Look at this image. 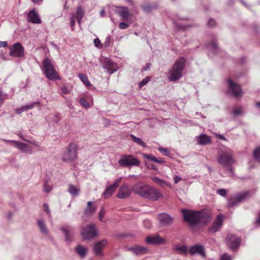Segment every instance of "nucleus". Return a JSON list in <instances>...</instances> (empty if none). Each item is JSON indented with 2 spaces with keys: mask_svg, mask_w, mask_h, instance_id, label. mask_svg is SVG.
Returning <instances> with one entry per match:
<instances>
[{
  "mask_svg": "<svg viewBox=\"0 0 260 260\" xmlns=\"http://www.w3.org/2000/svg\"><path fill=\"white\" fill-rule=\"evenodd\" d=\"M130 137L132 140L137 144L140 145L143 147H146V143L143 142L141 139L138 138L132 134L130 135Z\"/></svg>",
  "mask_w": 260,
  "mask_h": 260,
  "instance_id": "nucleus-36",
  "label": "nucleus"
},
{
  "mask_svg": "<svg viewBox=\"0 0 260 260\" xmlns=\"http://www.w3.org/2000/svg\"><path fill=\"white\" fill-rule=\"evenodd\" d=\"M75 250L77 254L81 257L84 258L85 257L87 252V249L85 247L81 245H78L75 248Z\"/></svg>",
  "mask_w": 260,
  "mask_h": 260,
  "instance_id": "nucleus-27",
  "label": "nucleus"
},
{
  "mask_svg": "<svg viewBox=\"0 0 260 260\" xmlns=\"http://www.w3.org/2000/svg\"><path fill=\"white\" fill-rule=\"evenodd\" d=\"M129 25L125 22H120L119 24V27L121 29H125L128 27Z\"/></svg>",
  "mask_w": 260,
  "mask_h": 260,
  "instance_id": "nucleus-50",
  "label": "nucleus"
},
{
  "mask_svg": "<svg viewBox=\"0 0 260 260\" xmlns=\"http://www.w3.org/2000/svg\"><path fill=\"white\" fill-rule=\"evenodd\" d=\"M233 114L235 116L241 115L242 114V110L240 108H236L233 110Z\"/></svg>",
  "mask_w": 260,
  "mask_h": 260,
  "instance_id": "nucleus-49",
  "label": "nucleus"
},
{
  "mask_svg": "<svg viewBox=\"0 0 260 260\" xmlns=\"http://www.w3.org/2000/svg\"><path fill=\"white\" fill-rule=\"evenodd\" d=\"M207 25L210 27H214L216 25V22L214 19L211 18L208 20Z\"/></svg>",
  "mask_w": 260,
  "mask_h": 260,
  "instance_id": "nucleus-48",
  "label": "nucleus"
},
{
  "mask_svg": "<svg viewBox=\"0 0 260 260\" xmlns=\"http://www.w3.org/2000/svg\"><path fill=\"white\" fill-rule=\"evenodd\" d=\"M225 167V168L224 169V172L227 174V176L230 177H234L235 174L234 169L232 168V166H226Z\"/></svg>",
  "mask_w": 260,
  "mask_h": 260,
  "instance_id": "nucleus-39",
  "label": "nucleus"
},
{
  "mask_svg": "<svg viewBox=\"0 0 260 260\" xmlns=\"http://www.w3.org/2000/svg\"><path fill=\"white\" fill-rule=\"evenodd\" d=\"M107 244V241L106 239L95 242L93 246V250L97 256H101L103 255V249Z\"/></svg>",
  "mask_w": 260,
  "mask_h": 260,
  "instance_id": "nucleus-15",
  "label": "nucleus"
},
{
  "mask_svg": "<svg viewBox=\"0 0 260 260\" xmlns=\"http://www.w3.org/2000/svg\"><path fill=\"white\" fill-rule=\"evenodd\" d=\"M43 71L46 77L49 80L55 81L60 79L52 61L49 58H45L43 61Z\"/></svg>",
  "mask_w": 260,
  "mask_h": 260,
  "instance_id": "nucleus-4",
  "label": "nucleus"
},
{
  "mask_svg": "<svg viewBox=\"0 0 260 260\" xmlns=\"http://www.w3.org/2000/svg\"><path fill=\"white\" fill-rule=\"evenodd\" d=\"M153 182L156 184L159 185L162 187H164L165 186H167L168 184L165 180L160 179V178L155 177L152 178Z\"/></svg>",
  "mask_w": 260,
  "mask_h": 260,
  "instance_id": "nucleus-35",
  "label": "nucleus"
},
{
  "mask_svg": "<svg viewBox=\"0 0 260 260\" xmlns=\"http://www.w3.org/2000/svg\"><path fill=\"white\" fill-rule=\"evenodd\" d=\"M183 219L191 226L197 223L206 224L209 221L212 217L211 213L209 211L194 212L186 209L182 210Z\"/></svg>",
  "mask_w": 260,
  "mask_h": 260,
  "instance_id": "nucleus-1",
  "label": "nucleus"
},
{
  "mask_svg": "<svg viewBox=\"0 0 260 260\" xmlns=\"http://www.w3.org/2000/svg\"><path fill=\"white\" fill-rule=\"evenodd\" d=\"M14 144V145L17 147L21 152L27 154H31L32 153V148L25 143H23L17 141H10Z\"/></svg>",
  "mask_w": 260,
  "mask_h": 260,
  "instance_id": "nucleus-16",
  "label": "nucleus"
},
{
  "mask_svg": "<svg viewBox=\"0 0 260 260\" xmlns=\"http://www.w3.org/2000/svg\"><path fill=\"white\" fill-rule=\"evenodd\" d=\"M144 226L147 228L149 229L151 227V223L149 220H145L143 221Z\"/></svg>",
  "mask_w": 260,
  "mask_h": 260,
  "instance_id": "nucleus-51",
  "label": "nucleus"
},
{
  "mask_svg": "<svg viewBox=\"0 0 260 260\" xmlns=\"http://www.w3.org/2000/svg\"><path fill=\"white\" fill-rule=\"evenodd\" d=\"M115 12L116 13L118 14L122 18L123 20L127 21L131 17V14L128 9L125 7H119Z\"/></svg>",
  "mask_w": 260,
  "mask_h": 260,
  "instance_id": "nucleus-22",
  "label": "nucleus"
},
{
  "mask_svg": "<svg viewBox=\"0 0 260 260\" xmlns=\"http://www.w3.org/2000/svg\"><path fill=\"white\" fill-rule=\"evenodd\" d=\"M150 78L149 77H146L144 78L142 81L139 83V87L140 88H142L143 86H144L145 85H146L148 81L149 80Z\"/></svg>",
  "mask_w": 260,
  "mask_h": 260,
  "instance_id": "nucleus-47",
  "label": "nucleus"
},
{
  "mask_svg": "<svg viewBox=\"0 0 260 260\" xmlns=\"http://www.w3.org/2000/svg\"><path fill=\"white\" fill-rule=\"evenodd\" d=\"M27 20L28 22L32 23L40 24L41 23V20L38 14L34 10L28 13Z\"/></svg>",
  "mask_w": 260,
  "mask_h": 260,
  "instance_id": "nucleus-24",
  "label": "nucleus"
},
{
  "mask_svg": "<svg viewBox=\"0 0 260 260\" xmlns=\"http://www.w3.org/2000/svg\"><path fill=\"white\" fill-rule=\"evenodd\" d=\"M94 44L95 46L96 47H101L102 46L101 41L99 38H96L94 40Z\"/></svg>",
  "mask_w": 260,
  "mask_h": 260,
  "instance_id": "nucleus-54",
  "label": "nucleus"
},
{
  "mask_svg": "<svg viewBox=\"0 0 260 260\" xmlns=\"http://www.w3.org/2000/svg\"><path fill=\"white\" fill-rule=\"evenodd\" d=\"M228 86V93L236 99L241 98L243 95V92L240 85L233 82L232 79L227 80Z\"/></svg>",
  "mask_w": 260,
  "mask_h": 260,
  "instance_id": "nucleus-6",
  "label": "nucleus"
},
{
  "mask_svg": "<svg viewBox=\"0 0 260 260\" xmlns=\"http://www.w3.org/2000/svg\"><path fill=\"white\" fill-rule=\"evenodd\" d=\"M185 61L186 60L183 57L179 58L176 60L168 72V79L170 81H178L182 77Z\"/></svg>",
  "mask_w": 260,
  "mask_h": 260,
  "instance_id": "nucleus-3",
  "label": "nucleus"
},
{
  "mask_svg": "<svg viewBox=\"0 0 260 260\" xmlns=\"http://www.w3.org/2000/svg\"><path fill=\"white\" fill-rule=\"evenodd\" d=\"M150 67V63H147L145 68L143 69V71H146L149 69Z\"/></svg>",
  "mask_w": 260,
  "mask_h": 260,
  "instance_id": "nucleus-60",
  "label": "nucleus"
},
{
  "mask_svg": "<svg viewBox=\"0 0 260 260\" xmlns=\"http://www.w3.org/2000/svg\"><path fill=\"white\" fill-rule=\"evenodd\" d=\"M207 47L214 52H216L218 50V46L215 41H212L207 45Z\"/></svg>",
  "mask_w": 260,
  "mask_h": 260,
  "instance_id": "nucleus-40",
  "label": "nucleus"
},
{
  "mask_svg": "<svg viewBox=\"0 0 260 260\" xmlns=\"http://www.w3.org/2000/svg\"><path fill=\"white\" fill-rule=\"evenodd\" d=\"M219 138L221 140H225V138H224V137L221 135H220L219 136Z\"/></svg>",
  "mask_w": 260,
  "mask_h": 260,
  "instance_id": "nucleus-64",
  "label": "nucleus"
},
{
  "mask_svg": "<svg viewBox=\"0 0 260 260\" xmlns=\"http://www.w3.org/2000/svg\"><path fill=\"white\" fill-rule=\"evenodd\" d=\"M103 67L106 70L107 72L112 74L116 71V66L111 60L106 59L103 63Z\"/></svg>",
  "mask_w": 260,
  "mask_h": 260,
  "instance_id": "nucleus-21",
  "label": "nucleus"
},
{
  "mask_svg": "<svg viewBox=\"0 0 260 260\" xmlns=\"http://www.w3.org/2000/svg\"><path fill=\"white\" fill-rule=\"evenodd\" d=\"M248 196V192L239 193L228 200V206L230 208L236 207L244 202Z\"/></svg>",
  "mask_w": 260,
  "mask_h": 260,
  "instance_id": "nucleus-9",
  "label": "nucleus"
},
{
  "mask_svg": "<svg viewBox=\"0 0 260 260\" xmlns=\"http://www.w3.org/2000/svg\"><path fill=\"white\" fill-rule=\"evenodd\" d=\"M217 161L223 167L232 166L234 163L233 154L225 151L220 152L217 156Z\"/></svg>",
  "mask_w": 260,
  "mask_h": 260,
  "instance_id": "nucleus-8",
  "label": "nucleus"
},
{
  "mask_svg": "<svg viewBox=\"0 0 260 260\" xmlns=\"http://www.w3.org/2000/svg\"><path fill=\"white\" fill-rule=\"evenodd\" d=\"M223 222V216L222 214H219L217 216L213 224L208 229L210 233H215L218 232L222 226Z\"/></svg>",
  "mask_w": 260,
  "mask_h": 260,
  "instance_id": "nucleus-13",
  "label": "nucleus"
},
{
  "mask_svg": "<svg viewBox=\"0 0 260 260\" xmlns=\"http://www.w3.org/2000/svg\"><path fill=\"white\" fill-rule=\"evenodd\" d=\"M83 14L84 11L82 9L81 6H78L76 11V18L79 24L81 23V20L83 17Z\"/></svg>",
  "mask_w": 260,
  "mask_h": 260,
  "instance_id": "nucleus-33",
  "label": "nucleus"
},
{
  "mask_svg": "<svg viewBox=\"0 0 260 260\" xmlns=\"http://www.w3.org/2000/svg\"><path fill=\"white\" fill-rule=\"evenodd\" d=\"M142 8L144 11L148 13L152 10L153 7L150 4L148 3L142 6Z\"/></svg>",
  "mask_w": 260,
  "mask_h": 260,
  "instance_id": "nucleus-42",
  "label": "nucleus"
},
{
  "mask_svg": "<svg viewBox=\"0 0 260 260\" xmlns=\"http://www.w3.org/2000/svg\"><path fill=\"white\" fill-rule=\"evenodd\" d=\"M78 77L82 81V82L87 86H89L91 85V83L89 82L87 76L86 75L80 73L78 75Z\"/></svg>",
  "mask_w": 260,
  "mask_h": 260,
  "instance_id": "nucleus-38",
  "label": "nucleus"
},
{
  "mask_svg": "<svg viewBox=\"0 0 260 260\" xmlns=\"http://www.w3.org/2000/svg\"><path fill=\"white\" fill-rule=\"evenodd\" d=\"M119 165L123 167L138 166L140 161L132 155H123L118 161Z\"/></svg>",
  "mask_w": 260,
  "mask_h": 260,
  "instance_id": "nucleus-7",
  "label": "nucleus"
},
{
  "mask_svg": "<svg viewBox=\"0 0 260 260\" xmlns=\"http://www.w3.org/2000/svg\"><path fill=\"white\" fill-rule=\"evenodd\" d=\"M188 252L191 255L199 254L203 257L206 256L205 248L201 245L196 244L195 245L191 246L190 247Z\"/></svg>",
  "mask_w": 260,
  "mask_h": 260,
  "instance_id": "nucleus-18",
  "label": "nucleus"
},
{
  "mask_svg": "<svg viewBox=\"0 0 260 260\" xmlns=\"http://www.w3.org/2000/svg\"><path fill=\"white\" fill-rule=\"evenodd\" d=\"M7 42L6 41H0V48L1 47H5L7 46Z\"/></svg>",
  "mask_w": 260,
  "mask_h": 260,
  "instance_id": "nucleus-59",
  "label": "nucleus"
},
{
  "mask_svg": "<svg viewBox=\"0 0 260 260\" xmlns=\"http://www.w3.org/2000/svg\"><path fill=\"white\" fill-rule=\"evenodd\" d=\"M146 242L151 244H161L165 243V240L158 234L149 236L146 239Z\"/></svg>",
  "mask_w": 260,
  "mask_h": 260,
  "instance_id": "nucleus-19",
  "label": "nucleus"
},
{
  "mask_svg": "<svg viewBox=\"0 0 260 260\" xmlns=\"http://www.w3.org/2000/svg\"><path fill=\"white\" fill-rule=\"evenodd\" d=\"M30 144H31L32 145H34L36 146H39V144L38 142H36V141H32V142H29Z\"/></svg>",
  "mask_w": 260,
  "mask_h": 260,
  "instance_id": "nucleus-61",
  "label": "nucleus"
},
{
  "mask_svg": "<svg viewBox=\"0 0 260 260\" xmlns=\"http://www.w3.org/2000/svg\"><path fill=\"white\" fill-rule=\"evenodd\" d=\"M220 260H232V257L227 253H224L221 256Z\"/></svg>",
  "mask_w": 260,
  "mask_h": 260,
  "instance_id": "nucleus-52",
  "label": "nucleus"
},
{
  "mask_svg": "<svg viewBox=\"0 0 260 260\" xmlns=\"http://www.w3.org/2000/svg\"><path fill=\"white\" fill-rule=\"evenodd\" d=\"M227 241L230 248L233 251H235L239 247L241 240L239 237L235 235L229 234L227 236Z\"/></svg>",
  "mask_w": 260,
  "mask_h": 260,
  "instance_id": "nucleus-12",
  "label": "nucleus"
},
{
  "mask_svg": "<svg viewBox=\"0 0 260 260\" xmlns=\"http://www.w3.org/2000/svg\"><path fill=\"white\" fill-rule=\"evenodd\" d=\"M50 178L48 176H46L44 179L43 183L44 190L47 193L50 192L52 189V187L50 184Z\"/></svg>",
  "mask_w": 260,
  "mask_h": 260,
  "instance_id": "nucleus-31",
  "label": "nucleus"
},
{
  "mask_svg": "<svg viewBox=\"0 0 260 260\" xmlns=\"http://www.w3.org/2000/svg\"><path fill=\"white\" fill-rule=\"evenodd\" d=\"M106 211L104 207H102L99 213V218L100 221H103Z\"/></svg>",
  "mask_w": 260,
  "mask_h": 260,
  "instance_id": "nucleus-45",
  "label": "nucleus"
},
{
  "mask_svg": "<svg viewBox=\"0 0 260 260\" xmlns=\"http://www.w3.org/2000/svg\"><path fill=\"white\" fill-rule=\"evenodd\" d=\"M43 206L44 207V210L48 214L49 216H50V211L49 209V206L47 204H44L43 205Z\"/></svg>",
  "mask_w": 260,
  "mask_h": 260,
  "instance_id": "nucleus-57",
  "label": "nucleus"
},
{
  "mask_svg": "<svg viewBox=\"0 0 260 260\" xmlns=\"http://www.w3.org/2000/svg\"><path fill=\"white\" fill-rule=\"evenodd\" d=\"M173 250L176 251L178 253L181 254H187V247L184 245L177 244L174 246Z\"/></svg>",
  "mask_w": 260,
  "mask_h": 260,
  "instance_id": "nucleus-29",
  "label": "nucleus"
},
{
  "mask_svg": "<svg viewBox=\"0 0 260 260\" xmlns=\"http://www.w3.org/2000/svg\"><path fill=\"white\" fill-rule=\"evenodd\" d=\"M77 145L75 143H71L62 155V159L66 162H71L77 156Z\"/></svg>",
  "mask_w": 260,
  "mask_h": 260,
  "instance_id": "nucleus-5",
  "label": "nucleus"
},
{
  "mask_svg": "<svg viewBox=\"0 0 260 260\" xmlns=\"http://www.w3.org/2000/svg\"><path fill=\"white\" fill-rule=\"evenodd\" d=\"M158 150L159 152L162 153L165 156H169L170 154V152L169 150H167L166 148H164L162 147H159Z\"/></svg>",
  "mask_w": 260,
  "mask_h": 260,
  "instance_id": "nucleus-46",
  "label": "nucleus"
},
{
  "mask_svg": "<svg viewBox=\"0 0 260 260\" xmlns=\"http://www.w3.org/2000/svg\"><path fill=\"white\" fill-rule=\"evenodd\" d=\"M132 193L130 187L127 184H123L120 187L117 194L119 199H126L129 197Z\"/></svg>",
  "mask_w": 260,
  "mask_h": 260,
  "instance_id": "nucleus-14",
  "label": "nucleus"
},
{
  "mask_svg": "<svg viewBox=\"0 0 260 260\" xmlns=\"http://www.w3.org/2000/svg\"><path fill=\"white\" fill-rule=\"evenodd\" d=\"M129 251H131L133 253L136 255L143 254L147 252V249L145 247L140 246H135L128 249Z\"/></svg>",
  "mask_w": 260,
  "mask_h": 260,
  "instance_id": "nucleus-25",
  "label": "nucleus"
},
{
  "mask_svg": "<svg viewBox=\"0 0 260 260\" xmlns=\"http://www.w3.org/2000/svg\"><path fill=\"white\" fill-rule=\"evenodd\" d=\"M92 202L90 201L88 202L87 203V208L84 210V214L88 215H92L93 213L95 212V207H91Z\"/></svg>",
  "mask_w": 260,
  "mask_h": 260,
  "instance_id": "nucleus-32",
  "label": "nucleus"
},
{
  "mask_svg": "<svg viewBox=\"0 0 260 260\" xmlns=\"http://www.w3.org/2000/svg\"><path fill=\"white\" fill-rule=\"evenodd\" d=\"M216 193L223 197L227 196V190L225 189H219L216 191Z\"/></svg>",
  "mask_w": 260,
  "mask_h": 260,
  "instance_id": "nucleus-44",
  "label": "nucleus"
},
{
  "mask_svg": "<svg viewBox=\"0 0 260 260\" xmlns=\"http://www.w3.org/2000/svg\"><path fill=\"white\" fill-rule=\"evenodd\" d=\"M253 157L257 161L260 162V146L254 151Z\"/></svg>",
  "mask_w": 260,
  "mask_h": 260,
  "instance_id": "nucleus-41",
  "label": "nucleus"
},
{
  "mask_svg": "<svg viewBox=\"0 0 260 260\" xmlns=\"http://www.w3.org/2000/svg\"><path fill=\"white\" fill-rule=\"evenodd\" d=\"M110 39H111V37L110 36H108L106 38V40L104 43V45L105 47H107L109 46Z\"/></svg>",
  "mask_w": 260,
  "mask_h": 260,
  "instance_id": "nucleus-55",
  "label": "nucleus"
},
{
  "mask_svg": "<svg viewBox=\"0 0 260 260\" xmlns=\"http://www.w3.org/2000/svg\"><path fill=\"white\" fill-rule=\"evenodd\" d=\"M158 219L161 225L166 226L170 224L173 218L167 213H161L159 215Z\"/></svg>",
  "mask_w": 260,
  "mask_h": 260,
  "instance_id": "nucleus-23",
  "label": "nucleus"
},
{
  "mask_svg": "<svg viewBox=\"0 0 260 260\" xmlns=\"http://www.w3.org/2000/svg\"><path fill=\"white\" fill-rule=\"evenodd\" d=\"M61 91L64 94H68L70 92V89H69V88L66 86H63L61 88Z\"/></svg>",
  "mask_w": 260,
  "mask_h": 260,
  "instance_id": "nucleus-58",
  "label": "nucleus"
},
{
  "mask_svg": "<svg viewBox=\"0 0 260 260\" xmlns=\"http://www.w3.org/2000/svg\"><path fill=\"white\" fill-rule=\"evenodd\" d=\"M105 14V11L104 9H103L101 11V12H100L101 16H102V17L104 16Z\"/></svg>",
  "mask_w": 260,
  "mask_h": 260,
  "instance_id": "nucleus-62",
  "label": "nucleus"
},
{
  "mask_svg": "<svg viewBox=\"0 0 260 260\" xmlns=\"http://www.w3.org/2000/svg\"><path fill=\"white\" fill-rule=\"evenodd\" d=\"M71 19V26L72 27V29H73V27L75 25V17L74 14H72L70 17Z\"/></svg>",
  "mask_w": 260,
  "mask_h": 260,
  "instance_id": "nucleus-53",
  "label": "nucleus"
},
{
  "mask_svg": "<svg viewBox=\"0 0 260 260\" xmlns=\"http://www.w3.org/2000/svg\"><path fill=\"white\" fill-rule=\"evenodd\" d=\"M256 222L260 224V213L259 214L257 219L256 220Z\"/></svg>",
  "mask_w": 260,
  "mask_h": 260,
  "instance_id": "nucleus-63",
  "label": "nucleus"
},
{
  "mask_svg": "<svg viewBox=\"0 0 260 260\" xmlns=\"http://www.w3.org/2000/svg\"><path fill=\"white\" fill-rule=\"evenodd\" d=\"M60 230L63 233L64 236V241L67 243H71L74 239V233L71 229H68L64 226L60 228Z\"/></svg>",
  "mask_w": 260,
  "mask_h": 260,
  "instance_id": "nucleus-20",
  "label": "nucleus"
},
{
  "mask_svg": "<svg viewBox=\"0 0 260 260\" xmlns=\"http://www.w3.org/2000/svg\"><path fill=\"white\" fill-rule=\"evenodd\" d=\"M79 103L85 108L87 109L89 108L90 104L84 98H81L79 100Z\"/></svg>",
  "mask_w": 260,
  "mask_h": 260,
  "instance_id": "nucleus-43",
  "label": "nucleus"
},
{
  "mask_svg": "<svg viewBox=\"0 0 260 260\" xmlns=\"http://www.w3.org/2000/svg\"><path fill=\"white\" fill-rule=\"evenodd\" d=\"M133 190L136 194L152 201H157L162 197V194L158 190L142 182L136 183Z\"/></svg>",
  "mask_w": 260,
  "mask_h": 260,
  "instance_id": "nucleus-2",
  "label": "nucleus"
},
{
  "mask_svg": "<svg viewBox=\"0 0 260 260\" xmlns=\"http://www.w3.org/2000/svg\"><path fill=\"white\" fill-rule=\"evenodd\" d=\"M37 223L42 234L47 236L48 234V230L45 224V220L42 219H38L37 220Z\"/></svg>",
  "mask_w": 260,
  "mask_h": 260,
  "instance_id": "nucleus-26",
  "label": "nucleus"
},
{
  "mask_svg": "<svg viewBox=\"0 0 260 260\" xmlns=\"http://www.w3.org/2000/svg\"><path fill=\"white\" fill-rule=\"evenodd\" d=\"M181 178L177 175H174L173 176L174 182L175 184L178 183L179 181L181 180Z\"/></svg>",
  "mask_w": 260,
  "mask_h": 260,
  "instance_id": "nucleus-56",
  "label": "nucleus"
},
{
  "mask_svg": "<svg viewBox=\"0 0 260 260\" xmlns=\"http://www.w3.org/2000/svg\"><path fill=\"white\" fill-rule=\"evenodd\" d=\"M9 54L15 57H22L24 55V48L20 43H15L10 48Z\"/></svg>",
  "mask_w": 260,
  "mask_h": 260,
  "instance_id": "nucleus-11",
  "label": "nucleus"
},
{
  "mask_svg": "<svg viewBox=\"0 0 260 260\" xmlns=\"http://www.w3.org/2000/svg\"><path fill=\"white\" fill-rule=\"evenodd\" d=\"M143 156L145 158H146L147 159L152 160L154 162H156L158 164H161V163L164 162V161L162 159H158L157 157H156L152 155L144 154Z\"/></svg>",
  "mask_w": 260,
  "mask_h": 260,
  "instance_id": "nucleus-37",
  "label": "nucleus"
},
{
  "mask_svg": "<svg viewBox=\"0 0 260 260\" xmlns=\"http://www.w3.org/2000/svg\"><path fill=\"white\" fill-rule=\"evenodd\" d=\"M81 235L83 238L86 240L91 239L96 237L98 234L96 231L95 224H90L83 227L81 231Z\"/></svg>",
  "mask_w": 260,
  "mask_h": 260,
  "instance_id": "nucleus-10",
  "label": "nucleus"
},
{
  "mask_svg": "<svg viewBox=\"0 0 260 260\" xmlns=\"http://www.w3.org/2000/svg\"><path fill=\"white\" fill-rule=\"evenodd\" d=\"M68 191L73 196L75 197L77 196L80 193V189L77 186L70 184L69 185V188L68 189Z\"/></svg>",
  "mask_w": 260,
  "mask_h": 260,
  "instance_id": "nucleus-30",
  "label": "nucleus"
},
{
  "mask_svg": "<svg viewBox=\"0 0 260 260\" xmlns=\"http://www.w3.org/2000/svg\"><path fill=\"white\" fill-rule=\"evenodd\" d=\"M35 104V103H34L30 105L22 106V107L17 109L16 110V112L17 114H20L24 111H27L29 109H31L34 107Z\"/></svg>",
  "mask_w": 260,
  "mask_h": 260,
  "instance_id": "nucleus-34",
  "label": "nucleus"
},
{
  "mask_svg": "<svg viewBox=\"0 0 260 260\" xmlns=\"http://www.w3.org/2000/svg\"><path fill=\"white\" fill-rule=\"evenodd\" d=\"M210 138L206 135H202L197 138V141L200 145H207L210 142Z\"/></svg>",
  "mask_w": 260,
  "mask_h": 260,
  "instance_id": "nucleus-28",
  "label": "nucleus"
},
{
  "mask_svg": "<svg viewBox=\"0 0 260 260\" xmlns=\"http://www.w3.org/2000/svg\"><path fill=\"white\" fill-rule=\"evenodd\" d=\"M121 179L122 178H119L113 184L109 186L106 188V190L103 193V195L105 199H108L111 197V196L113 194L115 189L118 186V184L120 182Z\"/></svg>",
  "mask_w": 260,
  "mask_h": 260,
  "instance_id": "nucleus-17",
  "label": "nucleus"
}]
</instances>
